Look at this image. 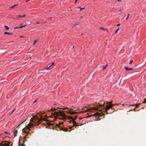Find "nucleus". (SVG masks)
Returning <instances> with one entry per match:
<instances>
[{
  "label": "nucleus",
  "mask_w": 146,
  "mask_h": 146,
  "mask_svg": "<svg viewBox=\"0 0 146 146\" xmlns=\"http://www.w3.org/2000/svg\"><path fill=\"white\" fill-rule=\"evenodd\" d=\"M70 129H74V126H69Z\"/></svg>",
  "instance_id": "obj_23"
},
{
  "label": "nucleus",
  "mask_w": 146,
  "mask_h": 146,
  "mask_svg": "<svg viewBox=\"0 0 146 146\" xmlns=\"http://www.w3.org/2000/svg\"><path fill=\"white\" fill-rule=\"evenodd\" d=\"M30 0H26V1H25L26 2H28V1H30Z\"/></svg>",
  "instance_id": "obj_48"
},
{
  "label": "nucleus",
  "mask_w": 146,
  "mask_h": 146,
  "mask_svg": "<svg viewBox=\"0 0 146 146\" xmlns=\"http://www.w3.org/2000/svg\"><path fill=\"white\" fill-rule=\"evenodd\" d=\"M105 111V112H106V114H108V113H107V111Z\"/></svg>",
  "instance_id": "obj_59"
},
{
  "label": "nucleus",
  "mask_w": 146,
  "mask_h": 146,
  "mask_svg": "<svg viewBox=\"0 0 146 146\" xmlns=\"http://www.w3.org/2000/svg\"><path fill=\"white\" fill-rule=\"evenodd\" d=\"M103 116L104 118V117L105 115L104 113H99L98 112H97L93 115L88 116V117H89L92 116Z\"/></svg>",
  "instance_id": "obj_3"
},
{
  "label": "nucleus",
  "mask_w": 146,
  "mask_h": 146,
  "mask_svg": "<svg viewBox=\"0 0 146 146\" xmlns=\"http://www.w3.org/2000/svg\"><path fill=\"white\" fill-rule=\"evenodd\" d=\"M129 13L128 14L127 16V17L126 18V20H127L128 19V17H129Z\"/></svg>",
  "instance_id": "obj_35"
},
{
  "label": "nucleus",
  "mask_w": 146,
  "mask_h": 146,
  "mask_svg": "<svg viewBox=\"0 0 146 146\" xmlns=\"http://www.w3.org/2000/svg\"><path fill=\"white\" fill-rule=\"evenodd\" d=\"M26 17L25 14L23 16H22V17Z\"/></svg>",
  "instance_id": "obj_40"
},
{
  "label": "nucleus",
  "mask_w": 146,
  "mask_h": 146,
  "mask_svg": "<svg viewBox=\"0 0 146 146\" xmlns=\"http://www.w3.org/2000/svg\"><path fill=\"white\" fill-rule=\"evenodd\" d=\"M18 27H15V28H14V29H19Z\"/></svg>",
  "instance_id": "obj_47"
},
{
  "label": "nucleus",
  "mask_w": 146,
  "mask_h": 146,
  "mask_svg": "<svg viewBox=\"0 0 146 146\" xmlns=\"http://www.w3.org/2000/svg\"><path fill=\"white\" fill-rule=\"evenodd\" d=\"M1 143L3 146H9L10 144V142H7L6 141H3Z\"/></svg>",
  "instance_id": "obj_4"
},
{
  "label": "nucleus",
  "mask_w": 146,
  "mask_h": 146,
  "mask_svg": "<svg viewBox=\"0 0 146 146\" xmlns=\"http://www.w3.org/2000/svg\"><path fill=\"white\" fill-rule=\"evenodd\" d=\"M47 19H48L50 20H51V19H52V18H51V17H49V18H47Z\"/></svg>",
  "instance_id": "obj_39"
},
{
  "label": "nucleus",
  "mask_w": 146,
  "mask_h": 146,
  "mask_svg": "<svg viewBox=\"0 0 146 146\" xmlns=\"http://www.w3.org/2000/svg\"><path fill=\"white\" fill-rule=\"evenodd\" d=\"M105 103H104L103 104H102L101 103H100V102H99L98 103V106L100 107H104V106L105 105Z\"/></svg>",
  "instance_id": "obj_11"
},
{
  "label": "nucleus",
  "mask_w": 146,
  "mask_h": 146,
  "mask_svg": "<svg viewBox=\"0 0 146 146\" xmlns=\"http://www.w3.org/2000/svg\"><path fill=\"white\" fill-rule=\"evenodd\" d=\"M119 30V28H118L115 31V33H116Z\"/></svg>",
  "instance_id": "obj_29"
},
{
  "label": "nucleus",
  "mask_w": 146,
  "mask_h": 146,
  "mask_svg": "<svg viewBox=\"0 0 146 146\" xmlns=\"http://www.w3.org/2000/svg\"><path fill=\"white\" fill-rule=\"evenodd\" d=\"M77 1H78V0H75V3H76V2H77Z\"/></svg>",
  "instance_id": "obj_53"
},
{
  "label": "nucleus",
  "mask_w": 146,
  "mask_h": 146,
  "mask_svg": "<svg viewBox=\"0 0 146 146\" xmlns=\"http://www.w3.org/2000/svg\"><path fill=\"white\" fill-rule=\"evenodd\" d=\"M121 0H116L117 1H120Z\"/></svg>",
  "instance_id": "obj_51"
},
{
  "label": "nucleus",
  "mask_w": 146,
  "mask_h": 146,
  "mask_svg": "<svg viewBox=\"0 0 146 146\" xmlns=\"http://www.w3.org/2000/svg\"><path fill=\"white\" fill-rule=\"evenodd\" d=\"M19 17H22V16L20 15H18L17 16Z\"/></svg>",
  "instance_id": "obj_37"
},
{
  "label": "nucleus",
  "mask_w": 146,
  "mask_h": 146,
  "mask_svg": "<svg viewBox=\"0 0 146 146\" xmlns=\"http://www.w3.org/2000/svg\"><path fill=\"white\" fill-rule=\"evenodd\" d=\"M18 5V4H15V5H13L10 8H13L17 6Z\"/></svg>",
  "instance_id": "obj_20"
},
{
  "label": "nucleus",
  "mask_w": 146,
  "mask_h": 146,
  "mask_svg": "<svg viewBox=\"0 0 146 146\" xmlns=\"http://www.w3.org/2000/svg\"><path fill=\"white\" fill-rule=\"evenodd\" d=\"M123 9H122V10H120L119 11H121V12H122V11H123Z\"/></svg>",
  "instance_id": "obj_54"
},
{
  "label": "nucleus",
  "mask_w": 146,
  "mask_h": 146,
  "mask_svg": "<svg viewBox=\"0 0 146 146\" xmlns=\"http://www.w3.org/2000/svg\"><path fill=\"white\" fill-rule=\"evenodd\" d=\"M4 34L5 35H13V33H9L7 32H5L4 33Z\"/></svg>",
  "instance_id": "obj_16"
},
{
  "label": "nucleus",
  "mask_w": 146,
  "mask_h": 146,
  "mask_svg": "<svg viewBox=\"0 0 146 146\" xmlns=\"http://www.w3.org/2000/svg\"><path fill=\"white\" fill-rule=\"evenodd\" d=\"M29 132H28L27 133V135H26V136H25V137H24V140H23V143L22 145H23V144H24V143H25V141H27V140L26 139L27 138V137L28 136V134H29Z\"/></svg>",
  "instance_id": "obj_8"
},
{
  "label": "nucleus",
  "mask_w": 146,
  "mask_h": 146,
  "mask_svg": "<svg viewBox=\"0 0 146 146\" xmlns=\"http://www.w3.org/2000/svg\"><path fill=\"white\" fill-rule=\"evenodd\" d=\"M4 133H5V134H9V135L10 134L9 133H8V132H4Z\"/></svg>",
  "instance_id": "obj_43"
},
{
  "label": "nucleus",
  "mask_w": 146,
  "mask_h": 146,
  "mask_svg": "<svg viewBox=\"0 0 146 146\" xmlns=\"http://www.w3.org/2000/svg\"><path fill=\"white\" fill-rule=\"evenodd\" d=\"M68 118L69 119H72V120H71L69 121V122L70 123H72V121H73V120L74 121V118L72 116H68Z\"/></svg>",
  "instance_id": "obj_9"
},
{
  "label": "nucleus",
  "mask_w": 146,
  "mask_h": 146,
  "mask_svg": "<svg viewBox=\"0 0 146 146\" xmlns=\"http://www.w3.org/2000/svg\"><path fill=\"white\" fill-rule=\"evenodd\" d=\"M58 108L59 109H61L63 110H65V109L69 110V108Z\"/></svg>",
  "instance_id": "obj_22"
},
{
  "label": "nucleus",
  "mask_w": 146,
  "mask_h": 146,
  "mask_svg": "<svg viewBox=\"0 0 146 146\" xmlns=\"http://www.w3.org/2000/svg\"><path fill=\"white\" fill-rule=\"evenodd\" d=\"M22 146H25V145L23 144L22 145Z\"/></svg>",
  "instance_id": "obj_56"
},
{
  "label": "nucleus",
  "mask_w": 146,
  "mask_h": 146,
  "mask_svg": "<svg viewBox=\"0 0 146 146\" xmlns=\"http://www.w3.org/2000/svg\"><path fill=\"white\" fill-rule=\"evenodd\" d=\"M110 108H111L112 109V104L107 105L106 106V108L104 109L106 110L107 111L109 110Z\"/></svg>",
  "instance_id": "obj_6"
},
{
  "label": "nucleus",
  "mask_w": 146,
  "mask_h": 146,
  "mask_svg": "<svg viewBox=\"0 0 146 146\" xmlns=\"http://www.w3.org/2000/svg\"><path fill=\"white\" fill-rule=\"evenodd\" d=\"M18 132V131L17 129H15L14 131V137H15L17 135V133Z\"/></svg>",
  "instance_id": "obj_12"
},
{
  "label": "nucleus",
  "mask_w": 146,
  "mask_h": 146,
  "mask_svg": "<svg viewBox=\"0 0 146 146\" xmlns=\"http://www.w3.org/2000/svg\"><path fill=\"white\" fill-rule=\"evenodd\" d=\"M61 130L65 132H67L68 131V129L67 128H63L62 127L61 128Z\"/></svg>",
  "instance_id": "obj_14"
},
{
  "label": "nucleus",
  "mask_w": 146,
  "mask_h": 146,
  "mask_svg": "<svg viewBox=\"0 0 146 146\" xmlns=\"http://www.w3.org/2000/svg\"><path fill=\"white\" fill-rule=\"evenodd\" d=\"M74 46H73L72 48H74Z\"/></svg>",
  "instance_id": "obj_63"
},
{
  "label": "nucleus",
  "mask_w": 146,
  "mask_h": 146,
  "mask_svg": "<svg viewBox=\"0 0 146 146\" xmlns=\"http://www.w3.org/2000/svg\"><path fill=\"white\" fill-rule=\"evenodd\" d=\"M83 35V33H82L81 34V35Z\"/></svg>",
  "instance_id": "obj_61"
},
{
  "label": "nucleus",
  "mask_w": 146,
  "mask_h": 146,
  "mask_svg": "<svg viewBox=\"0 0 146 146\" xmlns=\"http://www.w3.org/2000/svg\"><path fill=\"white\" fill-rule=\"evenodd\" d=\"M100 29H102V30H105V29H104L102 27H101L100 28Z\"/></svg>",
  "instance_id": "obj_41"
},
{
  "label": "nucleus",
  "mask_w": 146,
  "mask_h": 146,
  "mask_svg": "<svg viewBox=\"0 0 146 146\" xmlns=\"http://www.w3.org/2000/svg\"><path fill=\"white\" fill-rule=\"evenodd\" d=\"M77 116H75V118H74V120H75V119H77Z\"/></svg>",
  "instance_id": "obj_42"
},
{
  "label": "nucleus",
  "mask_w": 146,
  "mask_h": 146,
  "mask_svg": "<svg viewBox=\"0 0 146 146\" xmlns=\"http://www.w3.org/2000/svg\"><path fill=\"white\" fill-rule=\"evenodd\" d=\"M111 103H112V102H109L106 103V104H108V105H109V104H111Z\"/></svg>",
  "instance_id": "obj_30"
},
{
  "label": "nucleus",
  "mask_w": 146,
  "mask_h": 146,
  "mask_svg": "<svg viewBox=\"0 0 146 146\" xmlns=\"http://www.w3.org/2000/svg\"><path fill=\"white\" fill-rule=\"evenodd\" d=\"M51 64H54V62H52L51 63Z\"/></svg>",
  "instance_id": "obj_50"
},
{
  "label": "nucleus",
  "mask_w": 146,
  "mask_h": 146,
  "mask_svg": "<svg viewBox=\"0 0 146 146\" xmlns=\"http://www.w3.org/2000/svg\"><path fill=\"white\" fill-rule=\"evenodd\" d=\"M36 100H35V101L34 102H33V103H35V102H36Z\"/></svg>",
  "instance_id": "obj_60"
},
{
  "label": "nucleus",
  "mask_w": 146,
  "mask_h": 146,
  "mask_svg": "<svg viewBox=\"0 0 146 146\" xmlns=\"http://www.w3.org/2000/svg\"><path fill=\"white\" fill-rule=\"evenodd\" d=\"M108 66V64H106V65L105 66H104L103 67V69L104 70L105 69H106V67H107V66Z\"/></svg>",
  "instance_id": "obj_27"
},
{
  "label": "nucleus",
  "mask_w": 146,
  "mask_h": 146,
  "mask_svg": "<svg viewBox=\"0 0 146 146\" xmlns=\"http://www.w3.org/2000/svg\"><path fill=\"white\" fill-rule=\"evenodd\" d=\"M36 23L37 24H38L39 23V22H36Z\"/></svg>",
  "instance_id": "obj_55"
},
{
  "label": "nucleus",
  "mask_w": 146,
  "mask_h": 146,
  "mask_svg": "<svg viewBox=\"0 0 146 146\" xmlns=\"http://www.w3.org/2000/svg\"><path fill=\"white\" fill-rule=\"evenodd\" d=\"M120 25V24H118L117 25V27H119V26Z\"/></svg>",
  "instance_id": "obj_44"
},
{
  "label": "nucleus",
  "mask_w": 146,
  "mask_h": 146,
  "mask_svg": "<svg viewBox=\"0 0 146 146\" xmlns=\"http://www.w3.org/2000/svg\"><path fill=\"white\" fill-rule=\"evenodd\" d=\"M98 107L93 108H92V109L94 110H98Z\"/></svg>",
  "instance_id": "obj_21"
},
{
  "label": "nucleus",
  "mask_w": 146,
  "mask_h": 146,
  "mask_svg": "<svg viewBox=\"0 0 146 146\" xmlns=\"http://www.w3.org/2000/svg\"><path fill=\"white\" fill-rule=\"evenodd\" d=\"M77 8H80V11H81L82 9H85V7L81 8L80 7H77Z\"/></svg>",
  "instance_id": "obj_24"
},
{
  "label": "nucleus",
  "mask_w": 146,
  "mask_h": 146,
  "mask_svg": "<svg viewBox=\"0 0 146 146\" xmlns=\"http://www.w3.org/2000/svg\"><path fill=\"white\" fill-rule=\"evenodd\" d=\"M88 110L90 111V110H91V109H88Z\"/></svg>",
  "instance_id": "obj_64"
},
{
  "label": "nucleus",
  "mask_w": 146,
  "mask_h": 146,
  "mask_svg": "<svg viewBox=\"0 0 146 146\" xmlns=\"http://www.w3.org/2000/svg\"><path fill=\"white\" fill-rule=\"evenodd\" d=\"M27 25H24V26H21L20 27H18L19 29H21V28H22L23 27H25Z\"/></svg>",
  "instance_id": "obj_26"
},
{
  "label": "nucleus",
  "mask_w": 146,
  "mask_h": 146,
  "mask_svg": "<svg viewBox=\"0 0 146 146\" xmlns=\"http://www.w3.org/2000/svg\"><path fill=\"white\" fill-rule=\"evenodd\" d=\"M83 118H82V117H80L79 118V119H82Z\"/></svg>",
  "instance_id": "obj_52"
},
{
  "label": "nucleus",
  "mask_w": 146,
  "mask_h": 146,
  "mask_svg": "<svg viewBox=\"0 0 146 146\" xmlns=\"http://www.w3.org/2000/svg\"><path fill=\"white\" fill-rule=\"evenodd\" d=\"M63 123V122H60L59 123V124H56V126L57 127L59 126L60 125H62Z\"/></svg>",
  "instance_id": "obj_17"
},
{
  "label": "nucleus",
  "mask_w": 146,
  "mask_h": 146,
  "mask_svg": "<svg viewBox=\"0 0 146 146\" xmlns=\"http://www.w3.org/2000/svg\"><path fill=\"white\" fill-rule=\"evenodd\" d=\"M40 118H39L36 116H35L33 117L31 119L30 122L26 126L25 128L29 129V130H30V128L31 127H34L38 126L40 123V121H41L42 120L45 121L46 120V118L43 117H46V115L44 116L42 115H40Z\"/></svg>",
  "instance_id": "obj_1"
},
{
  "label": "nucleus",
  "mask_w": 146,
  "mask_h": 146,
  "mask_svg": "<svg viewBox=\"0 0 146 146\" xmlns=\"http://www.w3.org/2000/svg\"><path fill=\"white\" fill-rule=\"evenodd\" d=\"M72 123L73 124L74 127H77L79 126V124L78 123H77L75 121H72Z\"/></svg>",
  "instance_id": "obj_7"
},
{
  "label": "nucleus",
  "mask_w": 146,
  "mask_h": 146,
  "mask_svg": "<svg viewBox=\"0 0 146 146\" xmlns=\"http://www.w3.org/2000/svg\"><path fill=\"white\" fill-rule=\"evenodd\" d=\"M125 69L127 71H129V70H133V69L131 68H128L127 67H125Z\"/></svg>",
  "instance_id": "obj_13"
},
{
  "label": "nucleus",
  "mask_w": 146,
  "mask_h": 146,
  "mask_svg": "<svg viewBox=\"0 0 146 146\" xmlns=\"http://www.w3.org/2000/svg\"><path fill=\"white\" fill-rule=\"evenodd\" d=\"M83 124H80L79 125V126L82 125Z\"/></svg>",
  "instance_id": "obj_46"
},
{
  "label": "nucleus",
  "mask_w": 146,
  "mask_h": 146,
  "mask_svg": "<svg viewBox=\"0 0 146 146\" xmlns=\"http://www.w3.org/2000/svg\"><path fill=\"white\" fill-rule=\"evenodd\" d=\"M146 103V98L144 99V101L143 102V103Z\"/></svg>",
  "instance_id": "obj_36"
},
{
  "label": "nucleus",
  "mask_w": 146,
  "mask_h": 146,
  "mask_svg": "<svg viewBox=\"0 0 146 146\" xmlns=\"http://www.w3.org/2000/svg\"><path fill=\"white\" fill-rule=\"evenodd\" d=\"M105 29V30H106L108 32V30L107 29Z\"/></svg>",
  "instance_id": "obj_58"
},
{
  "label": "nucleus",
  "mask_w": 146,
  "mask_h": 146,
  "mask_svg": "<svg viewBox=\"0 0 146 146\" xmlns=\"http://www.w3.org/2000/svg\"><path fill=\"white\" fill-rule=\"evenodd\" d=\"M4 27H5V29H6V30H9V27L7 26H6V25H5L4 26Z\"/></svg>",
  "instance_id": "obj_19"
},
{
  "label": "nucleus",
  "mask_w": 146,
  "mask_h": 146,
  "mask_svg": "<svg viewBox=\"0 0 146 146\" xmlns=\"http://www.w3.org/2000/svg\"><path fill=\"white\" fill-rule=\"evenodd\" d=\"M56 110H57V109L55 108H52L51 109V111H54Z\"/></svg>",
  "instance_id": "obj_28"
},
{
  "label": "nucleus",
  "mask_w": 146,
  "mask_h": 146,
  "mask_svg": "<svg viewBox=\"0 0 146 146\" xmlns=\"http://www.w3.org/2000/svg\"><path fill=\"white\" fill-rule=\"evenodd\" d=\"M24 37V36H20V37H21V38Z\"/></svg>",
  "instance_id": "obj_57"
},
{
  "label": "nucleus",
  "mask_w": 146,
  "mask_h": 146,
  "mask_svg": "<svg viewBox=\"0 0 146 146\" xmlns=\"http://www.w3.org/2000/svg\"><path fill=\"white\" fill-rule=\"evenodd\" d=\"M0 146H3V145L1 144V143H0Z\"/></svg>",
  "instance_id": "obj_49"
},
{
  "label": "nucleus",
  "mask_w": 146,
  "mask_h": 146,
  "mask_svg": "<svg viewBox=\"0 0 146 146\" xmlns=\"http://www.w3.org/2000/svg\"><path fill=\"white\" fill-rule=\"evenodd\" d=\"M140 104H136L135 105H131V106H136V108H138V107L139 105Z\"/></svg>",
  "instance_id": "obj_18"
},
{
  "label": "nucleus",
  "mask_w": 146,
  "mask_h": 146,
  "mask_svg": "<svg viewBox=\"0 0 146 146\" xmlns=\"http://www.w3.org/2000/svg\"><path fill=\"white\" fill-rule=\"evenodd\" d=\"M27 119H26L24 121H23V122H22L21 123H20L19 125L16 128V129H18L19 127V126H20V125H21L22 123H24V122H25V121H26L27 120Z\"/></svg>",
  "instance_id": "obj_15"
},
{
  "label": "nucleus",
  "mask_w": 146,
  "mask_h": 146,
  "mask_svg": "<svg viewBox=\"0 0 146 146\" xmlns=\"http://www.w3.org/2000/svg\"><path fill=\"white\" fill-rule=\"evenodd\" d=\"M54 64H51L49 66H47L45 68V69L47 70H50L51 68V67L53 66Z\"/></svg>",
  "instance_id": "obj_10"
},
{
  "label": "nucleus",
  "mask_w": 146,
  "mask_h": 146,
  "mask_svg": "<svg viewBox=\"0 0 146 146\" xmlns=\"http://www.w3.org/2000/svg\"><path fill=\"white\" fill-rule=\"evenodd\" d=\"M133 62V60H131L129 63V64H131Z\"/></svg>",
  "instance_id": "obj_34"
},
{
  "label": "nucleus",
  "mask_w": 146,
  "mask_h": 146,
  "mask_svg": "<svg viewBox=\"0 0 146 146\" xmlns=\"http://www.w3.org/2000/svg\"><path fill=\"white\" fill-rule=\"evenodd\" d=\"M66 112L68 113H69L70 115H73L76 114H78L79 113L78 112L75 111H72L70 110H68L66 111Z\"/></svg>",
  "instance_id": "obj_5"
},
{
  "label": "nucleus",
  "mask_w": 146,
  "mask_h": 146,
  "mask_svg": "<svg viewBox=\"0 0 146 146\" xmlns=\"http://www.w3.org/2000/svg\"><path fill=\"white\" fill-rule=\"evenodd\" d=\"M22 131L24 133H26V132L25 130V128H23L22 129Z\"/></svg>",
  "instance_id": "obj_32"
},
{
  "label": "nucleus",
  "mask_w": 146,
  "mask_h": 146,
  "mask_svg": "<svg viewBox=\"0 0 146 146\" xmlns=\"http://www.w3.org/2000/svg\"><path fill=\"white\" fill-rule=\"evenodd\" d=\"M135 108H135L133 109V110H131V111H135Z\"/></svg>",
  "instance_id": "obj_38"
},
{
  "label": "nucleus",
  "mask_w": 146,
  "mask_h": 146,
  "mask_svg": "<svg viewBox=\"0 0 146 146\" xmlns=\"http://www.w3.org/2000/svg\"><path fill=\"white\" fill-rule=\"evenodd\" d=\"M18 143H19V146L21 144V143H20V140H19V141Z\"/></svg>",
  "instance_id": "obj_45"
},
{
  "label": "nucleus",
  "mask_w": 146,
  "mask_h": 146,
  "mask_svg": "<svg viewBox=\"0 0 146 146\" xmlns=\"http://www.w3.org/2000/svg\"><path fill=\"white\" fill-rule=\"evenodd\" d=\"M38 40H35L34 42L33 43V45H35L36 44V42L38 41Z\"/></svg>",
  "instance_id": "obj_25"
},
{
  "label": "nucleus",
  "mask_w": 146,
  "mask_h": 146,
  "mask_svg": "<svg viewBox=\"0 0 146 146\" xmlns=\"http://www.w3.org/2000/svg\"><path fill=\"white\" fill-rule=\"evenodd\" d=\"M79 23H78V24H77V23H75V24H74V26H76L77 25H79Z\"/></svg>",
  "instance_id": "obj_33"
},
{
  "label": "nucleus",
  "mask_w": 146,
  "mask_h": 146,
  "mask_svg": "<svg viewBox=\"0 0 146 146\" xmlns=\"http://www.w3.org/2000/svg\"><path fill=\"white\" fill-rule=\"evenodd\" d=\"M15 110V109H14V110L11 111V113H10V114L11 115L13 113V112H14V111Z\"/></svg>",
  "instance_id": "obj_31"
},
{
  "label": "nucleus",
  "mask_w": 146,
  "mask_h": 146,
  "mask_svg": "<svg viewBox=\"0 0 146 146\" xmlns=\"http://www.w3.org/2000/svg\"><path fill=\"white\" fill-rule=\"evenodd\" d=\"M83 16H81V17H80V18H83Z\"/></svg>",
  "instance_id": "obj_62"
},
{
  "label": "nucleus",
  "mask_w": 146,
  "mask_h": 146,
  "mask_svg": "<svg viewBox=\"0 0 146 146\" xmlns=\"http://www.w3.org/2000/svg\"><path fill=\"white\" fill-rule=\"evenodd\" d=\"M58 112L55 111L54 113H52L53 115H55L54 117L55 120L58 119L60 120H65L67 117L65 114L63 112V111L58 110Z\"/></svg>",
  "instance_id": "obj_2"
}]
</instances>
